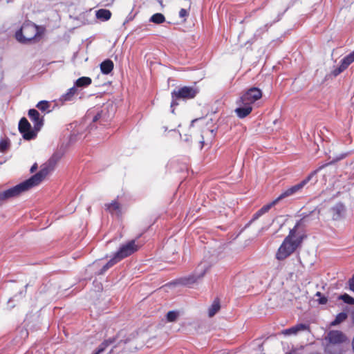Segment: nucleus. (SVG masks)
<instances>
[{
	"mask_svg": "<svg viewBox=\"0 0 354 354\" xmlns=\"http://www.w3.org/2000/svg\"><path fill=\"white\" fill-rule=\"evenodd\" d=\"M60 156L54 154L44 165L41 170L36 174L31 176L29 179L11 187L3 192H0V202H3L9 198L16 197L30 188L39 185L45 177L54 169L57 162Z\"/></svg>",
	"mask_w": 354,
	"mask_h": 354,
	"instance_id": "1",
	"label": "nucleus"
},
{
	"mask_svg": "<svg viewBox=\"0 0 354 354\" xmlns=\"http://www.w3.org/2000/svg\"><path fill=\"white\" fill-rule=\"evenodd\" d=\"M324 166H322L319 167L317 169L311 172L305 179H304L302 181H301L299 183L292 186L291 187L286 189L285 192H283L277 198H276L274 201H273L272 203L267 204L262 207L260 209H259L253 216L252 219L250 220L249 224L252 223L253 221L257 220L259 217H261L262 215L268 212L270 209L274 206L279 201H280L282 198H284L287 196H292L296 193H298L301 192V190L304 187V186L313 178V177L317 173L318 171H319L321 169H322Z\"/></svg>",
	"mask_w": 354,
	"mask_h": 354,
	"instance_id": "2",
	"label": "nucleus"
},
{
	"mask_svg": "<svg viewBox=\"0 0 354 354\" xmlns=\"http://www.w3.org/2000/svg\"><path fill=\"white\" fill-rule=\"evenodd\" d=\"M295 227L290 230L289 234L285 238L282 244L279 247L276 254V258L279 260H283L292 254L302 242L301 236H296Z\"/></svg>",
	"mask_w": 354,
	"mask_h": 354,
	"instance_id": "3",
	"label": "nucleus"
},
{
	"mask_svg": "<svg viewBox=\"0 0 354 354\" xmlns=\"http://www.w3.org/2000/svg\"><path fill=\"white\" fill-rule=\"evenodd\" d=\"M43 30L33 23H24L16 34L15 37L22 44L35 43L39 41L43 35Z\"/></svg>",
	"mask_w": 354,
	"mask_h": 354,
	"instance_id": "4",
	"label": "nucleus"
},
{
	"mask_svg": "<svg viewBox=\"0 0 354 354\" xmlns=\"http://www.w3.org/2000/svg\"><path fill=\"white\" fill-rule=\"evenodd\" d=\"M214 263V259H203L197 266L194 272L189 276L181 278L180 283L185 286H191L196 283L211 269Z\"/></svg>",
	"mask_w": 354,
	"mask_h": 354,
	"instance_id": "5",
	"label": "nucleus"
},
{
	"mask_svg": "<svg viewBox=\"0 0 354 354\" xmlns=\"http://www.w3.org/2000/svg\"><path fill=\"white\" fill-rule=\"evenodd\" d=\"M138 250V246L135 243V241H131L127 243L122 245L119 250L114 254L113 257L104 265L97 274H103L108 269L115 265L116 263L125 257L132 254Z\"/></svg>",
	"mask_w": 354,
	"mask_h": 354,
	"instance_id": "6",
	"label": "nucleus"
},
{
	"mask_svg": "<svg viewBox=\"0 0 354 354\" xmlns=\"http://www.w3.org/2000/svg\"><path fill=\"white\" fill-rule=\"evenodd\" d=\"M262 97L261 91L257 87H252L245 91L239 98L241 102H245L248 104H252Z\"/></svg>",
	"mask_w": 354,
	"mask_h": 354,
	"instance_id": "7",
	"label": "nucleus"
},
{
	"mask_svg": "<svg viewBox=\"0 0 354 354\" xmlns=\"http://www.w3.org/2000/svg\"><path fill=\"white\" fill-rule=\"evenodd\" d=\"M198 93V90L193 86H183L178 91H174L171 93L173 98H180L188 100L194 98Z\"/></svg>",
	"mask_w": 354,
	"mask_h": 354,
	"instance_id": "8",
	"label": "nucleus"
},
{
	"mask_svg": "<svg viewBox=\"0 0 354 354\" xmlns=\"http://www.w3.org/2000/svg\"><path fill=\"white\" fill-rule=\"evenodd\" d=\"M19 131L23 135V138L27 140L35 138L37 133L35 129H32L30 124L25 118H21L19 122Z\"/></svg>",
	"mask_w": 354,
	"mask_h": 354,
	"instance_id": "9",
	"label": "nucleus"
},
{
	"mask_svg": "<svg viewBox=\"0 0 354 354\" xmlns=\"http://www.w3.org/2000/svg\"><path fill=\"white\" fill-rule=\"evenodd\" d=\"M237 107L234 110L237 116L240 118H243L248 115L252 110V106L246 104L245 102H241V100H238L236 101Z\"/></svg>",
	"mask_w": 354,
	"mask_h": 354,
	"instance_id": "10",
	"label": "nucleus"
},
{
	"mask_svg": "<svg viewBox=\"0 0 354 354\" xmlns=\"http://www.w3.org/2000/svg\"><path fill=\"white\" fill-rule=\"evenodd\" d=\"M330 214L334 221H339L344 218L345 207L342 203L335 205L330 209Z\"/></svg>",
	"mask_w": 354,
	"mask_h": 354,
	"instance_id": "11",
	"label": "nucleus"
},
{
	"mask_svg": "<svg viewBox=\"0 0 354 354\" xmlns=\"http://www.w3.org/2000/svg\"><path fill=\"white\" fill-rule=\"evenodd\" d=\"M28 116L34 123V129L38 132L44 124L43 118L40 117L39 113L36 109H30Z\"/></svg>",
	"mask_w": 354,
	"mask_h": 354,
	"instance_id": "12",
	"label": "nucleus"
},
{
	"mask_svg": "<svg viewBox=\"0 0 354 354\" xmlns=\"http://www.w3.org/2000/svg\"><path fill=\"white\" fill-rule=\"evenodd\" d=\"M326 339L331 344H340L346 341L345 335L339 330H330L327 335Z\"/></svg>",
	"mask_w": 354,
	"mask_h": 354,
	"instance_id": "13",
	"label": "nucleus"
},
{
	"mask_svg": "<svg viewBox=\"0 0 354 354\" xmlns=\"http://www.w3.org/2000/svg\"><path fill=\"white\" fill-rule=\"evenodd\" d=\"M106 209L112 215H115L119 216L121 212V206L120 205L115 201H113L111 203H108L105 205Z\"/></svg>",
	"mask_w": 354,
	"mask_h": 354,
	"instance_id": "14",
	"label": "nucleus"
},
{
	"mask_svg": "<svg viewBox=\"0 0 354 354\" xmlns=\"http://www.w3.org/2000/svg\"><path fill=\"white\" fill-rule=\"evenodd\" d=\"M307 329V325L304 324H299L290 328L283 330L282 333L285 335H296L299 331L306 330Z\"/></svg>",
	"mask_w": 354,
	"mask_h": 354,
	"instance_id": "15",
	"label": "nucleus"
},
{
	"mask_svg": "<svg viewBox=\"0 0 354 354\" xmlns=\"http://www.w3.org/2000/svg\"><path fill=\"white\" fill-rule=\"evenodd\" d=\"M77 92V88H75V86H73L72 88H69L67 92L64 94H63L59 97V101L62 103L71 101L73 100L75 95Z\"/></svg>",
	"mask_w": 354,
	"mask_h": 354,
	"instance_id": "16",
	"label": "nucleus"
},
{
	"mask_svg": "<svg viewBox=\"0 0 354 354\" xmlns=\"http://www.w3.org/2000/svg\"><path fill=\"white\" fill-rule=\"evenodd\" d=\"M113 62L110 59L102 62L100 64V70L103 74L108 75L113 69Z\"/></svg>",
	"mask_w": 354,
	"mask_h": 354,
	"instance_id": "17",
	"label": "nucleus"
},
{
	"mask_svg": "<svg viewBox=\"0 0 354 354\" xmlns=\"http://www.w3.org/2000/svg\"><path fill=\"white\" fill-rule=\"evenodd\" d=\"M350 65V64H348V61L346 59L345 57H344L342 61H341V64L339 67L335 68L333 71H332V74L336 77L338 75H339L341 73H342L344 70H346L348 66Z\"/></svg>",
	"mask_w": 354,
	"mask_h": 354,
	"instance_id": "18",
	"label": "nucleus"
},
{
	"mask_svg": "<svg viewBox=\"0 0 354 354\" xmlns=\"http://www.w3.org/2000/svg\"><path fill=\"white\" fill-rule=\"evenodd\" d=\"M92 82V80L88 77H82L78 78L75 82L73 86L77 87H86L89 86Z\"/></svg>",
	"mask_w": 354,
	"mask_h": 354,
	"instance_id": "19",
	"label": "nucleus"
},
{
	"mask_svg": "<svg viewBox=\"0 0 354 354\" xmlns=\"http://www.w3.org/2000/svg\"><path fill=\"white\" fill-rule=\"evenodd\" d=\"M96 17L102 21H107L111 17V12L106 9H100L96 11Z\"/></svg>",
	"mask_w": 354,
	"mask_h": 354,
	"instance_id": "20",
	"label": "nucleus"
},
{
	"mask_svg": "<svg viewBox=\"0 0 354 354\" xmlns=\"http://www.w3.org/2000/svg\"><path fill=\"white\" fill-rule=\"evenodd\" d=\"M220 302L218 299H215L208 310L209 317H213L220 309Z\"/></svg>",
	"mask_w": 354,
	"mask_h": 354,
	"instance_id": "21",
	"label": "nucleus"
},
{
	"mask_svg": "<svg viewBox=\"0 0 354 354\" xmlns=\"http://www.w3.org/2000/svg\"><path fill=\"white\" fill-rule=\"evenodd\" d=\"M348 317V315L346 313L342 312L337 315L335 319L331 322L330 325L334 326H337L343 322H344Z\"/></svg>",
	"mask_w": 354,
	"mask_h": 354,
	"instance_id": "22",
	"label": "nucleus"
},
{
	"mask_svg": "<svg viewBox=\"0 0 354 354\" xmlns=\"http://www.w3.org/2000/svg\"><path fill=\"white\" fill-rule=\"evenodd\" d=\"M165 21V16L161 13H156L153 15L150 18V21L160 24L163 23Z\"/></svg>",
	"mask_w": 354,
	"mask_h": 354,
	"instance_id": "23",
	"label": "nucleus"
},
{
	"mask_svg": "<svg viewBox=\"0 0 354 354\" xmlns=\"http://www.w3.org/2000/svg\"><path fill=\"white\" fill-rule=\"evenodd\" d=\"M179 316V313L176 310L169 311L166 315L167 320L169 322H175Z\"/></svg>",
	"mask_w": 354,
	"mask_h": 354,
	"instance_id": "24",
	"label": "nucleus"
},
{
	"mask_svg": "<svg viewBox=\"0 0 354 354\" xmlns=\"http://www.w3.org/2000/svg\"><path fill=\"white\" fill-rule=\"evenodd\" d=\"M339 299L342 300L344 303L348 304H354V298L348 294H343L339 297Z\"/></svg>",
	"mask_w": 354,
	"mask_h": 354,
	"instance_id": "25",
	"label": "nucleus"
},
{
	"mask_svg": "<svg viewBox=\"0 0 354 354\" xmlns=\"http://www.w3.org/2000/svg\"><path fill=\"white\" fill-rule=\"evenodd\" d=\"M37 107L42 111H46L50 107V104L47 101H40L37 104Z\"/></svg>",
	"mask_w": 354,
	"mask_h": 354,
	"instance_id": "26",
	"label": "nucleus"
},
{
	"mask_svg": "<svg viewBox=\"0 0 354 354\" xmlns=\"http://www.w3.org/2000/svg\"><path fill=\"white\" fill-rule=\"evenodd\" d=\"M8 147V143L6 140H1L0 142V151H4Z\"/></svg>",
	"mask_w": 354,
	"mask_h": 354,
	"instance_id": "27",
	"label": "nucleus"
},
{
	"mask_svg": "<svg viewBox=\"0 0 354 354\" xmlns=\"http://www.w3.org/2000/svg\"><path fill=\"white\" fill-rule=\"evenodd\" d=\"M346 59L348 61V64H351L354 62V50L345 57Z\"/></svg>",
	"mask_w": 354,
	"mask_h": 354,
	"instance_id": "28",
	"label": "nucleus"
},
{
	"mask_svg": "<svg viewBox=\"0 0 354 354\" xmlns=\"http://www.w3.org/2000/svg\"><path fill=\"white\" fill-rule=\"evenodd\" d=\"M188 15V12L186 9L182 8L179 12V16L181 18L185 17Z\"/></svg>",
	"mask_w": 354,
	"mask_h": 354,
	"instance_id": "29",
	"label": "nucleus"
},
{
	"mask_svg": "<svg viewBox=\"0 0 354 354\" xmlns=\"http://www.w3.org/2000/svg\"><path fill=\"white\" fill-rule=\"evenodd\" d=\"M349 286L351 290L354 292V274L353 275L352 278L349 280Z\"/></svg>",
	"mask_w": 354,
	"mask_h": 354,
	"instance_id": "30",
	"label": "nucleus"
},
{
	"mask_svg": "<svg viewBox=\"0 0 354 354\" xmlns=\"http://www.w3.org/2000/svg\"><path fill=\"white\" fill-rule=\"evenodd\" d=\"M101 118V113H98L93 118V122H97Z\"/></svg>",
	"mask_w": 354,
	"mask_h": 354,
	"instance_id": "31",
	"label": "nucleus"
},
{
	"mask_svg": "<svg viewBox=\"0 0 354 354\" xmlns=\"http://www.w3.org/2000/svg\"><path fill=\"white\" fill-rule=\"evenodd\" d=\"M178 98H173L172 97V101L171 102V107H174V106H177L178 105V103L176 102V100H178Z\"/></svg>",
	"mask_w": 354,
	"mask_h": 354,
	"instance_id": "32",
	"label": "nucleus"
},
{
	"mask_svg": "<svg viewBox=\"0 0 354 354\" xmlns=\"http://www.w3.org/2000/svg\"><path fill=\"white\" fill-rule=\"evenodd\" d=\"M327 302V299L326 297H322L319 299V304H325Z\"/></svg>",
	"mask_w": 354,
	"mask_h": 354,
	"instance_id": "33",
	"label": "nucleus"
},
{
	"mask_svg": "<svg viewBox=\"0 0 354 354\" xmlns=\"http://www.w3.org/2000/svg\"><path fill=\"white\" fill-rule=\"evenodd\" d=\"M37 169V165L35 164L32 166L31 169H30V171L31 172H34V171Z\"/></svg>",
	"mask_w": 354,
	"mask_h": 354,
	"instance_id": "34",
	"label": "nucleus"
},
{
	"mask_svg": "<svg viewBox=\"0 0 354 354\" xmlns=\"http://www.w3.org/2000/svg\"><path fill=\"white\" fill-rule=\"evenodd\" d=\"M268 229V227H262L260 230H259V233H262L263 231L266 230Z\"/></svg>",
	"mask_w": 354,
	"mask_h": 354,
	"instance_id": "35",
	"label": "nucleus"
},
{
	"mask_svg": "<svg viewBox=\"0 0 354 354\" xmlns=\"http://www.w3.org/2000/svg\"><path fill=\"white\" fill-rule=\"evenodd\" d=\"M317 296H320L321 295V293L319 292H317V294H316Z\"/></svg>",
	"mask_w": 354,
	"mask_h": 354,
	"instance_id": "36",
	"label": "nucleus"
},
{
	"mask_svg": "<svg viewBox=\"0 0 354 354\" xmlns=\"http://www.w3.org/2000/svg\"><path fill=\"white\" fill-rule=\"evenodd\" d=\"M201 144H202V145H201V148H202V147H203V142H203V140H202V141H201Z\"/></svg>",
	"mask_w": 354,
	"mask_h": 354,
	"instance_id": "37",
	"label": "nucleus"
}]
</instances>
